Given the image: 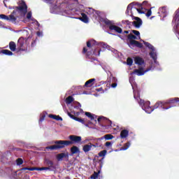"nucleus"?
I'll return each instance as SVG.
<instances>
[{
    "label": "nucleus",
    "instance_id": "1",
    "mask_svg": "<svg viewBox=\"0 0 179 179\" xmlns=\"http://www.w3.org/2000/svg\"><path fill=\"white\" fill-rule=\"evenodd\" d=\"M179 102V98L175 97V98H170L169 99H167L166 101H158L155 104V108H162V110H169V108H171L172 107H174L176 106V103Z\"/></svg>",
    "mask_w": 179,
    "mask_h": 179
},
{
    "label": "nucleus",
    "instance_id": "2",
    "mask_svg": "<svg viewBox=\"0 0 179 179\" xmlns=\"http://www.w3.org/2000/svg\"><path fill=\"white\" fill-rule=\"evenodd\" d=\"M14 10L13 11V15H19L20 16H26V13H27V4L26 2L22 1L18 6L13 7Z\"/></svg>",
    "mask_w": 179,
    "mask_h": 179
},
{
    "label": "nucleus",
    "instance_id": "3",
    "mask_svg": "<svg viewBox=\"0 0 179 179\" xmlns=\"http://www.w3.org/2000/svg\"><path fill=\"white\" fill-rule=\"evenodd\" d=\"M127 38L128 40H129L130 45H133V46L134 45V47H137V48H143V44L136 41V39H138L136 36L132 34H129L127 36Z\"/></svg>",
    "mask_w": 179,
    "mask_h": 179
},
{
    "label": "nucleus",
    "instance_id": "4",
    "mask_svg": "<svg viewBox=\"0 0 179 179\" xmlns=\"http://www.w3.org/2000/svg\"><path fill=\"white\" fill-rule=\"evenodd\" d=\"M103 23H105L106 26H109V30H114L116 33H119V34L122 33V29L117 25L113 24V21L108 19H105L103 20Z\"/></svg>",
    "mask_w": 179,
    "mask_h": 179
},
{
    "label": "nucleus",
    "instance_id": "5",
    "mask_svg": "<svg viewBox=\"0 0 179 179\" xmlns=\"http://www.w3.org/2000/svg\"><path fill=\"white\" fill-rule=\"evenodd\" d=\"M18 51H27V38L20 37L17 41Z\"/></svg>",
    "mask_w": 179,
    "mask_h": 179
},
{
    "label": "nucleus",
    "instance_id": "6",
    "mask_svg": "<svg viewBox=\"0 0 179 179\" xmlns=\"http://www.w3.org/2000/svg\"><path fill=\"white\" fill-rule=\"evenodd\" d=\"M69 139H70V141H67V142H69V146H71V145H75V143H80V142H82V137L79 136L70 135L69 136Z\"/></svg>",
    "mask_w": 179,
    "mask_h": 179
},
{
    "label": "nucleus",
    "instance_id": "7",
    "mask_svg": "<svg viewBox=\"0 0 179 179\" xmlns=\"http://www.w3.org/2000/svg\"><path fill=\"white\" fill-rule=\"evenodd\" d=\"M0 17L3 19V20H9L12 23H16L17 17H15V15L12 13L9 16L5 15V14H1Z\"/></svg>",
    "mask_w": 179,
    "mask_h": 179
},
{
    "label": "nucleus",
    "instance_id": "8",
    "mask_svg": "<svg viewBox=\"0 0 179 179\" xmlns=\"http://www.w3.org/2000/svg\"><path fill=\"white\" fill-rule=\"evenodd\" d=\"M55 143L57 148V150L58 149H64L65 146H69V142H68V141H55Z\"/></svg>",
    "mask_w": 179,
    "mask_h": 179
},
{
    "label": "nucleus",
    "instance_id": "9",
    "mask_svg": "<svg viewBox=\"0 0 179 179\" xmlns=\"http://www.w3.org/2000/svg\"><path fill=\"white\" fill-rule=\"evenodd\" d=\"M67 114H68L69 117H70V118H72V120H74L75 121H78V122L83 124L85 127H89V124H86L85 119L77 117L73 114H72L71 113H69V112H68Z\"/></svg>",
    "mask_w": 179,
    "mask_h": 179
},
{
    "label": "nucleus",
    "instance_id": "10",
    "mask_svg": "<svg viewBox=\"0 0 179 179\" xmlns=\"http://www.w3.org/2000/svg\"><path fill=\"white\" fill-rule=\"evenodd\" d=\"M159 14L161 17H163V19H164V17H166L167 15H169V10L167 9V6H162L159 8Z\"/></svg>",
    "mask_w": 179,
    "mask_h": 179
},
{
    "label": "nucleus",
    "instance_id": "11",
    "mask_svg": "<svg viewBox=\"0 0 179 179\" xmlns=\"http://www.w3.org/2000/svg\"><path fill=\"white\" fill-rule=\"evenodd\" d=\"M133 19L136 21L132 22L131 24L133 26H134V27H136V29H139L143 24L142 19H141L139 17H134Z\"/></svg>",
    "mask_w": 179,
    "mask_h": 179
},
{
    "label": "nucleus",
    "instance_id": "12",
    "mask_svg": "<svg viewBox=\"0 0 179 179\" xmlns=\"http://www.w3.org/2000/svg\"><path fill=\"white\" fill-rule=\"evenodd\" d=\"M150 102H147L146 103L144 104V110L145 113H148V114H150V113H152L155 110V108H155V105L154 106H150Z\"/></svg>",
    "mask_w": 179,
    "mask_h": 179
},
{
    "label": "nucleus",
    "instance_id": "13",
    "mask_svg": "<svg viewBox=\"0 0 179 179\" xmlns=\"http://www.w3.org/2000/svg\"><path fill=\"white\" fill-rule=\"evenodd\" d=\"M69 154L68 152L66 153L62 152L57 155V159L58 162H62V160H63L64 159H69Z\"/></svg>",
    "mask_w": 179,
    "mask_h": 179
},
{
    "label": "nucleus",
    "instance_id": "14",
    "mask_svg": "<svg viewBox=\"0 0 179 179\" xmlns=\"http://www.w3.org/2000/svg\"><path fill=\"white\" fill-rule=\"evenodd\" d=\"M148 72V70L145 71L142 67L138 68V69H134V73H136L138 76H143Z\"/></svg>",
    "mask_w": 179,
    "mask_h": 179
},
{
    "label": "nucleus",
    "instance_id": "15",
    "mask_svg": "<svg viewBox=\"0 0 179 179\" xmlns=\"http://www.w3.org/2000/svg\"><path fill=\"white\" fill-rule=\"evenodd\" d=\"M96 148V145L92 144L91 143H90V144H87L85 145L83 148V152H85V153H87V152H90V150H92V148Z\"/></svg>",
    "mask_w": 179,
    "mask_h": 179
},
{
    "label": "nucleus",
    "instance_id": "16",
    "mask_svg": "<svg viewBox=\"0 0 179 179\" xmlns=\"http://www.w3.org/2000/svg\"><path fill=\"white\" fill-rule=\"evenodd\" d=\"M134 62L136 65H143L145 64V60L141 57H134Z\"/></svg>",
    "mask_w": 179,
    "mask_h": 179
},
{
    "label": "nucleus",
    "instance_id": "17",
    "mask_svg": "<svg viewBox=\"0 0 179 179\" xmlns=\"http://www.w3.org/2000/svg\"><path fill=\"white\" fill-rule=\"evenodd\" d=\"M96 81L95 78L90 79L85 83V87H92L93 85H94V82Z\"/></svg>",
    "mask_w": 179,
    "mask_h": 179
},
{
    "label": "nucleus",
    "instance_id": "18",
    "mask_svg": "<svg viewBox=\"0 0 179 179\" xmlns=\"http://www.w3.org/2000/svg\"><path fill=\"white\" fill-rule=\"evenodd\" d=\"M82 17H79V20H81V22H83V23H89V17H87V15L83 13H81Z\"/></svg>",
    "mask_w": 179,
    "mask_h": 179
},
{
    "label": "nucleus",
    "instance_id": "19",
    "mask_svg": "<svg viewBox=\"0 0 179 179\" xmlns=\"http://www.w3.org/2000/svg\"><path fill=\"white\" fill-rule=\"evenodd\" d=\"M97 45V42H96V41L94 40H90L87 42V47L90 50L93 48V47H94V45Z\"/></svg>",
    "mask_w": 179,
    "mask_h": 179
},
{
    "label": "nucleus",
    "instance_id": "20",
    "mask_svg": "<svg viewBox=\"0 0 179 179\" xmlns=\"http://www.w3.org/2000/svg\"><path fill=\"white\" fill-rule=\"evenodd\" d=\"M103 139H106V141H111V139H114V136H113V134H106L104 136L98 138V141H103Z\"/></svg>",
    "mask_w": 179,
    "mask_h": 179
},
{
    "label": "nucleus",
    "instance_id": "21",
    "mask_svg": "<svg viewBox=\"0 0 179 179\" xmlns=\"http://www.w3.org/2000/svg\"><path fill=\"white\" fill-rule=\"evenodd\" d=\"M128 135H129V131H128L127 129H123L120 132V138L122 139H125V138L128 137Z\"/></svg>",
    "mask_w": 179,
    "mask_h": 179
},
{
    "label": "nucleus",
    "instance_id": "22",
    "mask_svg": "<svg viewBox=\"0 0 179 179\" xmlns=\"http://www.w3.org/2000/svg\"><path fill=\"white\" fill-rule=\"evenodd\" d=\"M98 122H99V124L101 122H107L108 123H109L110 125L111 124H113V122H111V120L107 119V117H104L103 116H101L97 119Z\"/></svg>",
    "mask_w": 179,
    "mask_h": 179
},
{
    "label": "nucleus",
    "instance_id": "23",
    "mask_svg": "<svg viewBox=\"0 0 179 179\" xmlns=\"http://www.w3.org/2000/svg\"><path fill=\"white\" fill-rule=\"evenodd\" d=\"M45 164L46 166H48V167H49L50 170H51V169H54V162L52 160L45 159Z\"/></svg>",
    "mask_w": 179,
    "mask_h": 179
},
{
    "label": "nucleus",
    "instance_id": "24",
    "mask_svg": "<svg viewBox=\"0 0 179 179\" xmlns=\"http://www.w3.org/2000/svg\"><path fill=\"white\" fill-rule=\"evenodd\" d=\"M71 153L72 155H76V153H80V150H79V148L77 146L74 145L71 148Z\"/></svg>",
    "mask_w": 179,
    "mask_h": 179
},
{
    "label": "nucleus",
    "instance_id": "25",
    "mask_svg": "<svg viewBox=\"0 0 179 179\" xmlns=\"http://www.w3.org/2000/svg\"><path fill=\"white\" fill-rule=\"evenodd\" d=\"M0 54H3L4 55L12 56L13 55V52L9 50L3 49L0 51Z\"/></svg>",
    "mask_w": 179,
    "mask_h": 179
},
{
    "label": "nucleus",
    "instance_id": "26",
    "mask_svg": "<svg viewBox=\"0 0 179 179\" xmlns=\"http://www.w3.org/2000/svg\"><path fill=\"white\" fill-rule=\"evenodd\" d=\"M86 117H88L91 120V121H93L95 118H97V116L96 115H93L90 113V112H85Z\"/></svg>",
    "mask_w": 179,
    "mask_h": 179
},
{
    "label": "nucleus",
    "instance_id": "27",
    "mask_svg": "<svg viewBox=\"0 0 179 179\" xmlns=\"http://www.w3.org/2000/svg\"><path fill=\"white\" fill-rule=\"evenodd\" d=\"M9 48L10 51H16V43L13 41L9 43Z\"/></svg>",
    "mask_w": 179,
    "mask_h": 179
},
{
    "label": "nucleus",
    "instance_id": "28",
    "mask_svg": "<svg viewBox=\"0 0 179 179\" xmlns=\"http://www.w3.org/2000/svg\"><path fill=\"white\" fill-rule=\"evenodd\" d=\"M49 118H52V120H56V121H62V117L57 115H49Z\"/></svg>",
    "mask_w": 179,
    "mask_h": 179
},
{
    "label": "nucleus",
    "instance_id": "29",
    "mask_svg": "<svg viewBox=\"0 0 179 179\" xmlns=\"http://www.w3.org/2000/svg\"><path fill=\"white\" fill-rule=\"evenodd\" d=\"M143 42L145 47H148V48H149L150 50H152V51L155 50V46L145 41H143Z\"/></svg>",
    "mask_w": 179,
    "mask_h": 179
},
{
    "label": "nucleus",
    "instance_id": "30",
    "mask_svg": "<svg viewBox=\"0 0 179 179\" xmlns=\"http://www.w3.org/2000/svg\"><path fill=\"white\" fill-rule=\"evenodd\" d=\"M150 56L153 59V61L156 62L157 60V54H156V52H155L153 51L150 52Z\"/></svg>",
    "mask_w": 179,
    "mask_h": 179
},
{
    "label": "nucleus",
    "instance_id": "31",
    "mask_svg": "<svg viewBox=\"0 0 179 179\" xmlns=\"http://www.w3.org/2000/svg\"><path fill=\"white\" fill-rule=\"evenodd\" d=\"M132 5H134V3H131L128 5L127 10H126V15H129V11L132 10V8H134V7H132Z\"/></svg>",
    "mask_w": 179,
    "mask_h": 179
},
{
    "label": "nucleus",
    "instance_id": "32",
    "mask_svg": "<svg viewBox=\"0 0 179 179\" xmlns=\"http://www.w3.org/2000/svg\"><path fill=\"white\" fill-rule=\"evenodd\" d=\"M74 99L72 96H69L66 99V103L67 104H71L73 101Z\"/></svg>",
    "mask_w": 179,
    "mask_h": 179
},
{
    "label": "nucleus",
    "instance_id": "33",
    "mask_svg": "<svg viewBox=\"0 0 179 179\" xmlns=\"http://www.w3.org/2000/svg\"><path fill=\"white\" fill-rule=\"evenodd\" d=\"M129 146H131V143L127 142L120 148V150H127Z\"/></svg>",
    "mask_w": 179,
    "mask_h": 179
},
{
    "label": "nucleus",
    "instance_id": "34",
    "mask_svg": "<svg viewBox=\"0 0 179 179\" xmlns=\"http://www.w3.org/2000/svg\"><path fill=\"white\" fill-rule=\"evenodd\" d=\"M106 155H107V151L103 150L99 152L98 156H99V157H102L103 159V157L104 158L106 157Z\"/></svg>",
    "mask_w": 179,
    "mask_h": 179
},
{
    "label": "nucleus",
    "instance_id": "35",
    "mask_svg": "<svg viewBox=\"0 0 179 179\" xmlns=\"http://www.w3.org/2000/svg\"><path fill=\"white\" fill-rule=\"evenodd\" d=\"M46 149L48 150H58V148H57V145H50V146H48L46 147Z\"/></svg>",
    "mask_w": 179,
    "mask_h": 179
},
{
    "label": "nucleus",
    "instance_id": "36",
    "mask_svg": "<svg viewBox=\"0 0 179 179\" xmlns=\"http://www.w3.org/2000/svg\"><path fill=\"white\" fill-rule=\"evenodd\" d=\"M99 173H100V171H99V172L94 171V173L90 176V178L91 179H97V178H99Z\"/></svg>",
    "mask_w": 179,
    "mask_h": 179
},
{
    "label": "nucleus",
    "instance_id": "37",
    "mask_svg": "<svg viewBox=\"0 0 179 179\" xmlns=\"http://www.w3.org/2000/svg\"><path fill=\"white\" fill-rule=\"evenodd\" d=\"M122 24H127L129 29H131V24H132V22H129V20H122Z\"/></svg>",
    "mask_w": 179,
    "mask_h": 179
},
{
    "label": "nucleus",
    "instance_id": "38",
    "mask_svg": "<svg viewBox=\"0 0 179 179\" xmlns=\"http://www.w3.org/2000/svg\"><path fill=\"white\" fill-rule=\"evenodd\" d=\"M127 64L129 66H132V64H134V60L131 57H128L127 59Z\"/></svg>",
    "mask_w": 179,
    "mask_h": 179
},
{
    "label": "nucleus",
    "instance_id": "39",
    "mask_svg": "<svg viewBox=\"0 0 179 179\" xmlns=\"http://www.w3.org/2000/svg\"><path fill=\"white\" fill-rule=\"evenodd\" d=\"M86 13L87 15H93V13H94V9L88 8V9L86 10Z\"/></svg>",
    "mask_w": 179,
    "mask_h": 179
},
{
    "label": "nucleus",
    "instance_id": "40",
    "mask_svg": "<svg viewBox=\"0 0 179 179\" xmlns=\"http://www.w3.org/2000/svg\"><path fill=\"white\" fill-rule=\"evenodd\" d=\"M66 9H67V10H73V9H75V3L69 4L66 7Z\"/></svg>",
    "mask_w": 179,
    "mask_h": 179
},
{
    "label": "nucleus",
    "instance_id": "41",
    "mask_svg": "<svg viewBox=\"0 0 179 179\" xmlns=\"http://www.w3.org/2000/svg\"><path fill=\"white\" fill-rule=\"evenodd\" d=\"M17 166H22L23 164V159L22 158H18L16 159Z\"/></svg>",
    "mask_w": 179,
    "mask_h": 179
},
{
    "label": "nucleus",
    "instance_id": "42",
    "mask_svg": "<svg viewBox=\"0 0 179 179\" xmlns=\"http://www.w3.org/2000/svg\"><path fill=\"white\" fill-rule=\"evenodd\" d=\"M101 50H98L95 49L93 52L94 55H96V57H100V52H101Z\"/></svg>",
    "mask_w": 179,
    "mask_h": 179
},
{
    "label": "nucleus",
    "instance_id": "43",
    "mask_svg": "<svg viewBox=\"0 0 179 179\" xmlns=\"http://www.w3.org/2000/svg\"><path fill=\"white\" fill-rule=\"evenodd\" d=\"M103 160H104V157H103V158H101V159L99 160L100 169L103 168V166L104 164V162H103Z\"/></svg>",
    "mask_w": 179,
    "mask_h": 179
},
{
    "label": "nucleus",
    "instance_id": "44",
    "mask_svg": "<svg viewBox=\"0 0 179 179\" xmlns=\"http://www.w3.org/2000/svg\"><path fill=\"white\" fill-rule=\"evenodd\" d=\"M86 52H87L86 58H88L89 57V52H87V48H83V54H86Z\"/></svg>",
    "mask_w": 179,
    "mask_h": 179
},
{
    "label": "nucleus",
    "instance_id": "45",
    "mask_svg": "<svg viewBox=\"0 0 179 179\" xmlns=\"http://www.w3.org/2000/svg\"><path fill=\"white\" fill-rule=\"evenodd\" d=\"M146 16L147 17H150V16H152V10L150 9L148 10L146 13Z\"/></svg>",
    "mask_w": 179,
    "mask_h": 179
},
{
    "label": "nucleus",
    "instance_id": "46",
    "mask_svg": "<svg viewBox=\"0 0 179 179\" xmlns=\"http://www.w3.org/2000/svg\"><path fill=\"white\" fill-rule=\"evenodd\" d=\"M131 32H133L135 36H141V32H139V31L137 30H131Z\"/></svg>",
    "mask_w": 179,
    "mask_h": 179
},
{
    "label": "nucleus",
    "instance_id": "47",
    "mask_svg": "<svg viewBox=\"0 0 179 179\" xmlns=\"http://www.w3.org/2000/svg\"><path fill=\"white\" fill-rule=\"evenodd\" d=\"M27 19H29V20L31 19V11L27 13Z\"/></svg>",
    "mask_w": 179,
    "mask_h": 179
},
{
    "label": "nucleus",
    "instance_id": "48",
    "mask_svg": "<svg viewBox=\"0 0 179 179\" xmlns=\"http://www.w3.org/2000/svg\"><path fill=\"white\" fill-rule=\"evenodd\" d=\"M44 120H45V115H42L41 116L39 121H41V122L44 121Z\"/></svg>",
    "mask_w": 179,
    "mask_h": 179
},
{
    "label": "nucleus",
    "instance_id": "49",
    "mask_svg": "<svg viewBox=\"0 0 179 179\" xmlns=\"http://www.w3.org/2000/svg\"><path fill=\"white\" fill-rule=\"evenodd\" d=\"M39 170L41 171H43V170H50V167H41V168H39Z\"/></svg>",
    "mask_w": 179,
    "mask_h": 179
},
{
    "label": "nucleus",
    "instance_id": "50",
    "mask_svg": "<svg viewBox=\"0 0 179 179\" xmlns=\"http://www.w3.org/2000/svg\"><path fill=\"white\" fill-rule=\"evenodd\" d=\"M71 113L74 114V115H76V117L79 116L80 114V112H75V111H72Z\"/></svg>",
    "mask_w": 179,
    "mask_h": 179
},
{
    "label": "nucleus",
    "instance_id": "51",
    "mask_svg": "<svg viewBox=\"0 0 179 179\" xmlns=\"http://www.w3.org/2000/svg\"><path fill=\"white\" fill-rule=\"evenodd\" d=\"M28 170L29 171H34V170H37V169L34 167H31V168L28 167Z\"/></svg>",
    "mask_w": 179,
    "mask_h": 179
},
{
    "label": "nucleus",
    "instance_id": "52",
    "mask_svg": "<svg viewBox=\"0 0 179 179\" xmlns=\"http://www.w3.org/2000/svg\"><path fill=\"white\" fill-rule=\"evenodd\" d=\"M105 146H106L107 148H108L109 146H111V142H106L105 144Z\"/></svg>",
    "mask_w": 179,
    "mask_h": 179
},
{
    "label": "nucleus",
    "instance_id": "53",
    "mask_svg": "<svg viewBox=\"0 0 179 179\" xmlns=\"http://www.w3.org/2000/svg\"><path fill=\"white\" fill-rule=\"evenodd\" d=\"M26 170H28V167H24V168H22L19 170V171H24Z\"/></svg>",
    "mask_w": 179,
    "mask_h": 179
},
{
    "label": "nucleus",
    "instance_id": "54",
    "mask_svg": "<svg viewBox=\"0 0 179 179\" xmlns=\"http://www.w3.org/2000/svg\"><path fill=\"white\" fill-rule=\"evenodd\" d=\"M34 44H36V41H33L31 43V47H34Z\"/></svg>",
    "mask_w": 179,
    "mask_h": 179
},
{
    "label": "nucleus",
    "instance_id": "55",
    "mask_svg": "<svg viewBox=\"0 0 179 179\" xmlns=\"http://www.w3.org/2000/svg\"><path fill=\"white\" fill-rule=\"evenodd\" d=\"M111 87H117V83H113L112 85H111Z\"/></svg>",
    "mask_w": 179,
    "mask_h": 179
},
{
    "label": "nucleus",
    "instance_id": "56",
    "mask_svg": "<svg viewBox=\"0 0 179 179\" xmlns=\"http://www.w3.org/2000/svg\"><path fill=\"white\" fill-rule=\"evenodd\" d=\"M136 10L138 12V13H143V12H142V10H141V8H136Z\"/></svg>",
    "mask_w": 179,
    "mask_h": 179
},
{
    "label": "nucleus",
    "instance_id": "57",
    "mask_svg": "<svg viewBox=\"0 0 179 179\" xmlns=\"http://www.w3.org/2000/svg\"><path fill=\"white\" fill-rule=\"evenodd\" d=\"M96 92H101L103 91V87H100L96 90Z\"/></svg>",
    "mask_w": 179,
    "mask_h": 179
},
{
    "label": "nucleus",
    "instance_id": "58",
    "mask_svg": "<svg viewBox=\"0 0 179 179\" xmlns=\"http://www.w3.org/2000/svg\"><path fill=\"white\" fill-rule=\"evenodd\" d=\"M129 33V31H124L123 32V34H128Z\"/></svg>",
    "mask_w": 179,
    "mask_h": 179
},
{
    "label": "nucleus",
    "instance_id": "59",
    "mask_svg": "<svg viewBox=\"0 0 179 179\" xmlns=\"http://www.w3.org/2000/svg\"><path fill=\"white\" fill-rule=\"evenodd\" d=\"M134 99H136V100H138V99H139V96L136 97V96L135 94H134Z\"/></svg>",
    "mask_w": 179,
    "mask_h": 179
},
{
    "label": "nucleus",
    "instance_id": "60",
    "mask_svg": "<svg viewBox=\"0 0 179 179\" xmlns=\"http://www.w3.org/2000/svg\"><path fill=\"white\" fill-rule=\"evenodd\" d=\"M140 103H141V104H143V103H144V101H143V100H140Z\"/></svg>",
    "mask_w": 179,
    "mask_h": 179
},
{
    "label": "nucleus",
    "instance_id": "61",
    "mask_svg": "<svg viewBox=\"0 0 179 179\" xmlns=\"http://www.w3.org/2000/svg\"><path fill=\"white\" fill-rule=\"evenodd\" d=\"M141 6H142L141 5H139V8H141Z\"/></svg>",
    "mask_w": 179,
    "mask_h": 179
},
{
    "label": "nucleus",
    "instance_id": "62",
    "mask_svg": "<svg viewBox=\"0 0 179 179\" xmlns=\"http://www.w3.org/2000/svg\"><path fill=\"white\" fill-rule=\"evenodd\" d=\"M118 36H119V37H121V35H119Z\"/></svg>",
    "mask_w": 179,
    "mask_h": 179
}]
</instances>
